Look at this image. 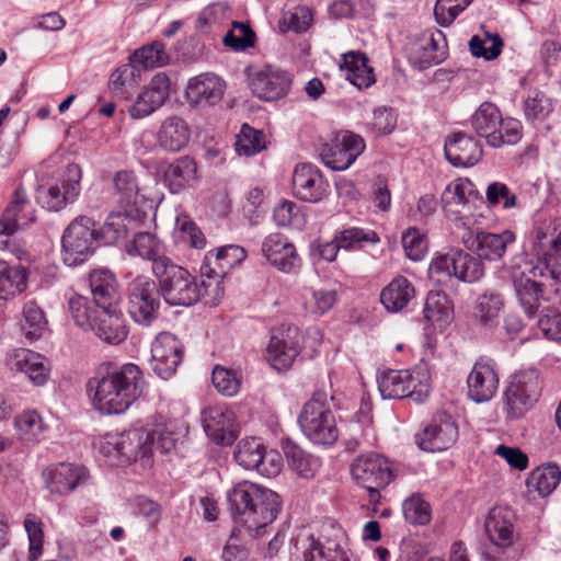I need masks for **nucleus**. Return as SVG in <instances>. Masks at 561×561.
<instances>
[{
  "label": "nucleus",
  "mask_w": 561,
  "mask_h": 561,
  "mask_svg": "<svg viewBox=\"0 0 561 561\" xmlns=\"http://www.w3.org/2000/svg\"><path fill=\"white\" fill-rule=\"evenodd\" d=\"M145 379L141 369L131 363L121 368L91 378L87 390L93 407L103 414L125 412L144 392Z\"/></svg>",
  "instance_id": "obj_1"
},
{
  "label": "nucleus",
  "mask_w": 561,
  "mask_h": 561,
  "mask_svg": "<svg viewBox=\"0 0 561 561\" xmlns=\"http://www.w3.org/2000/svg\"><path fill=\"white\" fill-rule=\"evenodd\" d=\"M227 501L233 522L251 537L261 536L280 510L277 493L249 481L233 486L227 494Z\"/></svg>",
  "instance_id": "obj_2"
},
{
  "label": "nucleus",
  "mask_w": 561,
  "mask_h": 561,
  "mask_svg": "<svg viewBox=\"0 0 561 561\" xmlns=\"http://www.w3.org/2000/svg\"><path fill=\"white\" fill-rule=\"evenodd\" d=\"M334 396L324 389L316 390L305 403L298 417L302 433L314 444L332 445L339 438V430L332 413Z\"/></svg>",
  "instance_id": "obj_3"
},
{
  "label": "nucleus",
  "mask_w": 561,
  "mask_h": 561,
  "mask_svg": "<svg viewBox=\"0 0 561 561\" xmlns=\"http://www.w3.org/2000/svg\"><path fill=\"white\" fill-rule=\"evenodd\" d=\"M154 276L159 280V289L165 302L170 306L190 307L204 300L206 291L195 277L184 267L170 261H162L154 268Z\"/></svg>",
  "instance_id": "obj_4"
},
{
  "label": "nucleus",
  "mask_w": 561,
  "mask_h": 561,
  "mask_svg": "<svg viewBox=\"0 0 561 561\" xmlns=\"http://www.w3.org/2000/svg\"><path fill=\"white\" fill-rule=\"evenodd\" d=\"M462 232L459 238L467 250L474 253L480 261H497L503 257L510 244L515 242V233L504 230L501 233L488 232L471 227L472 216L456 217L453 219Z\"/></svg>",
  "instance_id": "obj_5"
},
{
  "label": "nucleus",
  "mask_w": 561,
  "mask_h": 561,
  "mask_svg": "<svg viewBox=\"0 0 561 561\" xmlns=\"http://www.w3.org/2000/svg\"><path fill=\"white\" fill-rule=\"evenodd\" d=\"M382 399L410 398L422 403L430 394L428 376L426 371L416 369H389L377 379Z\"/></svg>",
  "instance_id": "obj_6"
},
{
  "label": "nucleus",
  "mask_w": 561,
  "mask_h": 561,
  "mask_svg": "<svg viewBox=\"0 0 561 561\" xmlns=\"http://www.w3.org/2000/svg\"><path fill=\"white\" fill-rule=\"evenodd\" d=\"M430 276L436 283H445L454 277L466 283H474L484 275L483 263L461 249H450L438 253L430 264Z\"/></svg>",
  "instance_id": "obj_7"
},
{
  "label": "nucleus",
  "mask_w": 561,
  "mask_h": 561,
  "mask_svg": "<svg viewBox=\"0 0 561 561\" xmlns=\"http://www.w3.org/2000/svg\"><path fill=\"white\" fill-rule=\"evenodd\" d=\"M302 548L305 561H356L351 556L345 531L332 522L322 525L320 538L309 536Z\"/></svg>",
  "instance_id": "obj_8"
},
{
  "label": "nucleus",
  "mask_w": 561,
  "mask_h": 561,
  "mask_svg": "<svg viewBox=\"0 0 561 561\" xmlns=\"http://www.w3.org/2000/svg\"><path fill=\"white\" fill-rule=\"evenodd\" d=\"M95 222L88 216L76 217L66 228L61 239L62 261L68 266L85 262L99 244Z\"/></svg>",
  "instance_id": "obj_9"
},
{
  "label": "nucleus",
  "mask_w": 561,
  "mask_h": 561,
  "mask_svg": "<svg viewBox=\"0 0 561 561\" xmlns=\"http://www.w3.org/2000/svg\"><path fill=\"white\" fill-rule=\"evenodd\" d=\"M153 448V436L147 427L131 428L119 434L107 435L102 450L119 462L130 463L138 459H148Z\"/></svg>",
  "instance_id": "obj_10"
},
{
  "label": "nucleus",
  "mask_w": 561,
  "mask_h": 561,
  "mask_svg": "<svg viewBox=\"0 0 561 561\" xmlns=\"http://www.w3.org/2000/svg\"><path fill=\"white\" fill-rule=\"evenodd\" d=\"M353 479L366 489L370 502H378L379 491L393 479L389 461L377 453H368L356 457L351 466Z\"/></svg>",
  "instance_id": "obj_11"
},
{
  "label": "nucleus",
  "mask_w": 561,
  "mask_h": 561,
  "mask_svg": "<svg viewBox=\"0 0 561 561\" xmlns=\"http://www.w3.org/2000/svg\"><path fill=\"white\" fill-rule=\"evenodd\" d=\"M160 289L148 276H138L128 285V313L141 325L149 327L159 316Z\"/></svg>",
  "instance_id": "obj_12"
},
{
  "label": "nucleus",
  "mask_w": 561,
  "mask_h": 561,
  "mask_svg": "<svg viewBox=\"0 0 561 561\" xmlns=\"http://www.w3.org/2000/svg\"><path fill=\"white\" fill-rule=\"evenodd\" d=\"M539 373L527 369L515 374L505 390V411L508 417L519 419L533 407L540 396Z\"/></svg>",
  "instance_id": "obj_13"
},
{
  "label": "nucleus",
  "mask_w": 561,
  "mask_h": 561,
  "mask_svg": "<svg viewBox=\"0 0 561 561\" xmlns=\"http://www.w3.org/2000/svg\"><path fill=\"white\" fill-rule=\"evenodd\" d=\"M364 139L351 131H339L320 151L323 163L335 171L348 169L365 150Z\"/></svg>",
  "instance_id": "obj_14"
},
{
  "label": "nucleus",
  "mask_w": 561,
  "mask_h": 561,
  "mask_svg": "<svg viewBox=\"0 0 561 561\" xmlns=\"http://www.w3.org/2000/svg\"><path fill=\"white\" fill-rule=\"evenodd\" d=\"M113 181L118 207L130 219L135 221L144 220L151 205L141 193L135 172L121 170L115 174Z\"/></svg>",
  "instance_id": "obj_15"
},
{
  "label": "nucleus",
  "mask_w": 561,
  "mask_h": 561,
  "mask_svg": "<svg viewBox=\"0 0 561 561\" xmlns=\"http://www.w3.org/2000/svg\"><path fill=\"white\" fill-rule=\"evenodd\" d=\"M301 336L296 327H280L272 331L266 358L277 370L288 369L300 353Z\"/></svg>",
  "instance_id": "obj_16"
},
{
  "label": "nucleus",
  "mask_w": 561,
  "mask_h": 561,
  "mask_svg": "<svg viewBox=\"0 0 561 561\" xmlns=\"http://www.w3.org/2000/svg\"><path fill=\"white\" fill-rule=\"evenodd\" d=\"M458 426L446 413L439 414L415 435V444L427 453H439L451 447L458 439Z\"/></svg>",
  "instance_id": "obj_17"
},
{
  "label": "nucleus",
  "mask_w": 561,
  "mask_h": 561,
  "mask_svg": "<svg viewBox=\"0 0 561 561\" xmlns=\"http://www.w3.org/2000/svg\"><path fill=\"white\" fill-rule=\"evenodd\" d=\"M82 178L81 168L71 163L66 168L62 175L61 186L50 185L38 191L37 199L48 210L58 211L68 203H73L80 194Z\"/></svg>",
  "instance_id": "obj_18"
},
{
  "label": "nucleus",
  "mask_w": 561,
  "mask_h": 561,
  "mask_svg": "<svg viewBox=\"0 0 561 561\" xmlns=\"http://www.w3.org/2000/svg\"><path fill=\"white\" fill-rule=\"evenodd\" d=\"M290 85L289 73L273 66H264L249 76V87L252 93L267 102L286 96Z\"/></svg>",
  "instance_id": "obj_19"
},
{
  "label": "nucleus",
  "mask_w": 561,
  "mask_h": 561,
  "mask_svg": "<svg viewBox=\"0 0 561 561\" xmlns=\"http://www.w3.org/2000/svg\"><path fill=\"white\" fill-rule=\"evenodd\" d=\"M183 359L182 343L171 333L159 334L151 345V368L161 378L172 377Z\"/></svg>",
  "instance_id": "obj_20"
},
{
  "label": "nucleus",
  "mask_w": 561,
  "mask_h": 561,
  "mask_svg": "<svg viewBox=\"0 0 561 561\" xmlns=\"http://www.w3.org/2000/svg\"><path fill=\"white\" fill-rule=\"evenodd\" d=\"M226 82L211 72L191 78L185 89V99L191 107L205 108L218 104L225 94Z\"/></svg>",
  "instance_id": "obj_21"
},
{
  "label": "nucleus",
  "mask_w": 561,
  "mask_h": 561,
  "mask_svg": "<svg viewBox=\"0 0 561 561\" xmlns=\"http://www.w3.org/2000/svg\"><path fill=\"white\" fill-rule=\"evenodd\" d=\"M170 95V79L163 72H158L137 95L128 112L131 118L141 119L160 108Z\"/></svg>",
  "instance_id": "obj_22"
},
{
  "label": "nucleus",
  "mask_w": 561,
  "mask_h": 561,
  "mask_svg": "<svg viewBox=\"0 0 561 561\" xmlns=\"http://www.w3.org/2000/svg\"><path fill=\"white\" fill-rule=\"evenodd\" d=\"M328 188L329 184L317 167L310 163L296 165L293 174V190L299 199L318 203L327 196Z\"/></svg>",
  "instance_id": "obj_23"
},
{
  "label": "nucleus",
  "mask_w": 561,
  "mask_h": 561,
  "mask_svg": "<svg viewBox=\"0 0 561 561\" xmlns=\"http://www.w3.org/2000/svg\"><path fill=\"white\" fill-rule=\"evenodd\" d=\"M46 489L56 495H67L83 484L89 473L84 467L72 463H58L43 471Z\"/></svg>",
  "instance_id": "obj_24"
},
{
  "label": "nucleus",
  "mask_w": 561,
  "mask_h": 561,
  "mask_svg": "<svg viewBox=\"0 0 561 561\" xmlns=\"http://www.w3.org/2000/svg\"><path fill=\"white\" fill-rule=\"evenodd\" d=\"M260 251L280 272L290 273L300 265V257L295 245L279 232L266 236Z\"/></svg>",
  "instance_id": "obj_25"
},
{
  "label": "nucleus",
  "mask_w": 561,
  "mask_h": 561,
  "mask_svg": "<svg viewBox=\"0 0 561 561\" xmlns=\"http://www.w3.org/2000/svg\"><path fill=\"white\" fill-rule=\"evenodd\" d=\"M207 436L217 444L230 445L237 438L234 413L227 407H210L203 413Z\"/></svg>",
  "instance_id": "obj_26"
},
{
  "label": "nucleus",
  "mask_w": 561,
  "mask_h": 561,
  "mask_svg": "<svg viewBox=\"0 0 561 561\" xmlns=\"http://www.w3.org/2000/svg\"><path fill=\"white\" fill-rule=\"evenodd\" d=\"M547 236L538 232V241L535 243V252L537 255V264L529 268V273L535 277H543L547 274L561 283V232L556 239L548 242V248L543 243Z\"/></svg>",
  "instance_id": "obj_27"
},
{
  "label": "nucleus",
  "mask_w": 561,
  "mask_h": 561,
  "mask_svg": "<svg viewBox=\"0 0 561 561\" xmlns=\"http://www.w3.org/2000/svg\"><path fill=\"white\" fill-rule=\"evenodd\" d=\"M163 185L172 194H179L194 186L198 181L196 161L190 156H183L171 163L161 165Z\"/></svg>",
  "instance_id": "obj_28"
},
{
  "label": "nucleus",
  "mask_w": 561,
  "mask_h": 561,
  "mask_svg": "<svg viewBox=\"0 0 561 561\" xmlns=\"http://www.w3.org/2000/svg\"><path fill=\"white\" fill-rule=\"evenodd\" d=\"M444 152L453 165L472 167L482 157V144L474 137L458 131L445 141Z\"/></svg>",
  "instance_id": "obj_29"
},
{
  "label": "nucleus",
  "mask_w": 561,
  "mask_h": 561,
  "mask_svg": "<svg viewBox=\"0 0 561 561\" xmlns=\"http://www.w3.org/2000/svg\"><path fill=\"white\" fill-rule=\"evenodd\" d=\"M468 397L474 402L491 400L499 388V376L494 367L484 362H477L468 378Z\"/></svg>",
  "instance_id": "obj_30"
},
{
  "label": "nucleus",
  "mask_w": 561,
  "mask_h": 561,
  "mask_svg": "<svg viewBox=\"0 0 561 561\" xmlns=\"http://www.w3.org/2000/svg\"><path fill=\"white\" fill-rule=\"evenodd\" d=\"M9 366L12 370L25 374L36 386L44 385L49 375L46 359L31 350L19 348L9 354Z\"/></svg>",
  "instance_id": "obj_31"
},
{
  "label": "nucleus",
  "mask_w": 561,
  "mask_h": 561,
  "mask_svg": "<svg viewBox=\"0 0 561 561\" xmlns=\"http://www.w3.org/2000/svg\"><path fill=\"white\" fill-rule=\"evenodd\" d=\"M96 319L92 331L99 339L112 345H117L126 340L128 330L123 313L117 306L99 308V318Z\"/></svg>",
  "instance_id": "obj_32"
},
{
  "label": "nucleus",
  "mask_w": 561,
  "mask_h": 561,
  "mask_svg": "<svg viewBox=\"0 0 561 561\" xmlns=\"http://www.w3.org/2000/svg\"><path fill=\"white\" fill-rule=\"evenodd\" d=\"M501 122V112L492 102H483L471 116V127L478 136L484 137L492 148L501 147L499 134Z\"/></svg>",
  "instance_id": "obj_33"
},
{
  "label": "nucleus",
  "mask_w": 561,
  "mask_h": 561,
  "mask_svg": "<svg viewBox=\"0 0 561 561\" xmlns=\"http://www.w3.org/2000/svg\"><path fill=\"white\" fill-rule=\"evenodd\" d=\"M89 284L93 304L99 308H111L118 305L121 294L116 276L108 268H96L90 273Z\"/></svg>",
  "instance_id": "obj_34"
},
{
  "label": "nucleus",
  "mask_w": 561,
  "mask_h": 561,
  "mask_svg": "<svg viewBox=\"0 0 561 561\" xmlns=\"http://www.w3.org/2000/svg\"><path fill=\"white\" fill-rule=\"evenodd\" d=\"M222 260L219 252H208L201 265V275L203 277L202 286L206 291V305H218L224 295L221 279L227 271L222 266Z\"/></svg>",
  "instance_id": "obj_35"
},
{
  "label": "nucleus",
  "mask_w": 561,
  "mask_h": 561,
  "mask_svg": "<svg viewBox=\"0 0 561 561\" xmlns=\"http://www.w3.org/2000/svg\"><path fill=\"white\" fill-rule=\"evenodd\" d=\"M191 139L188 124L179 116L165 118L158 131L159 146L170 152H176L185 148Z\"/></svg>",
  "instance_id": "obj_36"
},
{
  "label": "nucleus",
  "mask_w": 561,
  "mask_h": 561,
  "mask_svg": "<svg viewBox=\"0 0 561 561\" xmlns=\"http://www.w3.org/2000/svg\"><path fill=\"white\" fill-rule=\"evenodd\" d=\"M126 252L131 256H140L152 263V273L158 263L170 261L165 253L162 242L150 232H137L131 241L126 243Z\"/></svg>",
  "instance_id": "obj_37"
},
{
  "label": "nucleus",
  "mask_w": 561,
  "mask_h": 561,
  "mask_svg": "<svg viewBox=\"0 0 561 561\" xmlns=\"http://www.w3.org/2000/svg\"><path fill=\"white\" fill-rule=\"evenodd\" d=\"M423 314L434 328L444 330L454 320V306L444 291L432 290L426 296Z\"/></svg>",
  "instance_id": "obj_38"
},
{
  "label": "nucleus",
  "mask_w": 561,
  "mask_h": 561,
  "mask_svg": "<svg viewBox=\"0 0 561 561\" xmlns=\"http://www.w3.org/2000/svg\"><path fill=\"white\" fill-rule=\"evenodd\" d=\"M341 68L346 79L359 90L369 88L375 83V75L368 65V58L363 53L347 51L342 55Z\"/></svg>",
  "instance_id": "obj_39"
},
{
  "label": "nucleus",
  "mask_w": 561,
  "mask_h": 561,
  "mask_svg": "<svg viewBox=\"0 0 561 561\" xmlns=\"http://www.w3.org/2000/svg\"><path fill=\"white\" fill-rule=\"evenodd\" d=\"M415 289L404 276L394 277L380 294V301L390 312L403 310L414 298Z\"/></svg>",
  "instance_id": "obj_40"
},
{
  "label": "nucleus",
  "mask_w": 561,
  "mask_h": 561,
  "mask_svg": "<svg viewBox=\"0 0 561 561\" xmlns=\"http://www.w3.org/2000/svg\"><path fill=\"white\" fill-rule=\"evenodd\" d=\"M560 481V466L545 463L531 470L526 479V488L529 493L536 492L540 497H546L558 488Z\"/></svg>",
  "instance_id": "obj_41"
},
{
  "label": "nucleus",
  "mask_w": 561,
  "mask_h": 561,
  "mask_svg": "<svg viewBox=\"0 0 561 561\" xmlns=\"http://www.w3.org/2000/svg\"><path fill=\"white\" fill-rule=\"evenodd\" d=\"M485 531L494 545L500 547L511 546L513 542L511 511L501 507L492 508L485 520Z\"/></svg>",
  "instance_id": "obj_42"
},
{
  "label": "nucleus",
  "mask_w": 561,
  "mask_h": 561,
  "mask_svg": "<svg viewBox=\"0 0 561 561\" xmlns=\"http://www.w3.org/2000/svg\"><path fill=\"white\" fill-rule=\"evenodd\" d=\"M529 276L514 279V289L519 305L528 318H535L543 298V285Z\"/></svg>",
  "instance_id": "obj_43"
},
{
  "label": "nucleus",
  "mask_w": 561,
  "mask_h": 561,
  "mask_svg": "<svg viewBox=\"0 0 561 561\" xmlns=\"http://www.w3.org/2000/svg\"><path fill=\"white\" fill-rule=\"evenodd\" d=\"M288 466L301 478L311 479L320 467L317 457L306 453L294 442L286 439L282 444Z\"/></svg>",
  "instance_id": "obj_44"
},
{
  "label": "nucleus",
  "mask_w": 561,
  "mask_h": 561,
  "mask_svg": "<svg viewBox=\"0 0 561 561\" xmlns=\"http://www.w3.org/2000/svg\"><path fill=\"white\" fill-rule=\"evenodd\" d=\"M27 207L25 202L21 198L20 193H18V199L14 205H10L5 208L4 213L0 218V250H5L10 244V237L21 228L27 227L33 222V218L30 215H24L21 218H18V210L22 209L21 207ZM30 213V209H26Z\"/></svg>",
  "instance_id": "obj_45"
},
{
  "label": "nucleus",
  "mask_w": 561,
  "mask_h": 561,
  "mask_svg": "<svg viewBox=\"0 0 561 561\" xmlns=\"http://www.w3.org/2000/svg\"><path fill=\"white\" fill-rule=\"evenodd\" d=\"M140 69L131 60L117 67L111 75L108 88L111 92L123 100H129L138 84Z\"/></svg>",
  "instance_id": "obj_46"
},
{
  "label": "nucleus",
  "mask_w": 561,
  "mask_h": 561,
  "mask_svg": "<svg viewBox=\"0 0 561 561\" xmlns=\"http://www.w3.org/2000/svg\"><path fill=\"white\" fill-rule=\"evenodd\" d=\"M20 328L28 342L38 340L47 328V320L42 308L34 301H26L22 309Z\"/></svg>",
  "instance_id": "obj_47"
},
{
  "label": "nucleus",
  "mask_w": 561,
  "mask_h": 561,
  "mask_svg": "<svg viewBox=\"0 0 561 561\" xmlns=\"http://www.w3.org/2000/svg\"><path fill=\"white\" fill-rule=\"evenodd\" d=\"M130 221L134 220L127 217L122 209L116 214H111L102 228L96 230L99 244L111 245L125 240L128 236V224Z\"/></svg>",
  "instance_id": "obj_48"
},
{
  "label": "nucleus",
  "mask_w": 561,
  "mask_h": 561,
  "mask_svg": "<svg viewBox=\"0 0 561 561\" xmlns=\"http://www.w3.org/2000/svg\"><path fill=\"white\" fill-rule=\"evenodd\" d=\"M27 273L21 266L0 262V299H9L26 288Z\"/></svg>",
  "instance_id": "obj_49"
},
{
  "label": "nucleus",
  "mask_w": 561,
  "mask_h": 561,
  "mask_svg": "<svg viewBox=\"0 0 561 561\" xmlns=\"http://www.w3.org/2000/svg\"><path fill=\"white\" fill-rule=\"evenodd\" d=\"M265 446L255 437L241 439L234 450L236 461L247 470H257L264 460Z\"/></svg>",
  "instance_id": "obj_50"
},
{
  "label": "nucleus",
  "mask_w": 561,
  "mask_h": 561,
  "mask_svg": "<svg viewBox=\"0 0 561 561\" xmlns=\"http://www.w3.org/2000/svg\"><path fill=\"white\" fill-rule=\"evenodd\" d=\"M69 311L76 324L85 331H92L99 318V307L92 305L88 297L73 295L69 301Z\"/></svg>",
  "instance_id": "obj_51"
},
{
  "label": "nucleus",
  "mask_w": 561,
  "mask_h": 561,
  "mask_svg": "<svg viewBox=\"0 0 561 561\" xmlns=\"http://www.w3.org/2000/svg\"><path fill=\"white\" fill-rule=\"evenodd\" d=\"M503 307L504 300L502 295L492 290H486L476 300V317L482 324L488 325L499 317Z\"/></svg>",
  "instance_id": "obj_52"
},
{
  "label": "nucleus",
  "mask_w": 561,
  "mask_h": 561,
  "mask_svg": "<svg viewBox=\"0 0 561 561\" xmlns=\"http://www.w3.org/2000/svg\"><path fill=\"white\" fill-rule=\"evenodd\" d=\"M169 55L161 42H153L150 45L137 49L130 60L145 69L162 67L169 62Z\"/></svg>",
  "instance_id": "obj_53"
},
{
  "label": "nucleus",
  "mask_w": 561,
  "mask_h": 561,
  "mask_svg": "<svg viewBox=\"0 0 561 561\" xmlns=\"http://www.w3.org/2000/svg\"><path fill=\"white\" fill-rule=\"evenodd\" d=\"M472 192V182L468 179H458L446 186L442 194L443 208L450 220L459 217L449 214L448 207L451 205H468V195Z\"/></svg>",
  "instance_id": "obj_54"
},
{
  "label": "nucleus",
  "mask_w": 561,
  "mask_h": 561,
  "mask_svg": "<svg viewBox=\"0 0 561 561\" xmlns=\"http://www.w3.org/2000/svg\"><path fill=\"white\" fill-rule=\"evenodd\" d=\"M15 427L20 439L24 443L37 442L45 430L41 415L34 410L25 411L18 415Z\"/></svg>",
  "instance_id": "obj_55"
},
{
  "label": "nucleus",
  "mask_w": 561,
  "mask_h": 561,
  "mask_svg": "<svg viewBox=\"0 0 561 561\" xmlns=\"http://www.w3.org/2000/svg\"><path fill=\"white\" fill-rule=\"evenodd\" d=\"M503 39L499 34L485 32L484 37L473 35L469 41V49L472 56L482 57L485 60L497 58L502 51Z\"/></svg>",
  "instance_id": "obj_56"
},
{
  "label": "nucleus",
  "mask_w": 561,
  "mask_h": 561,
  "mask_svg": "<svg viewBox=\"0 0 561 561\" xmlns=\"http://www.w3.org/2000/svg\"><path fill=\"white\" fill-rule=\"evenodd\" d=\"M265 136L263 131L243 124L237 136L234 147L240 156H253L265 149Z\"/></svg>",
  "instance_id": "obj_57"
},
{
  "label": "nucleus",
  "mask_w": 561,
  "mask_h": 561,
  "mask_svg": "<svg viewBox=\"0 0 561 561\" xmlns=\"http://www.w3.org/2000/svg\"><path fill=\"white\" fill-rule=\"evenodd\" d=\"M444 41V34L438 30L432 32L428 37L424 38V45L421 46V49L425 51L431 49L433 54L417 58L416 62L421 69L430 68L433 65L440 64L446 59V44L440 45V42Z\"/></svg>",
  "instance_id": "obj_58"
},
{
  "label": "nucleus",
  "mask_w": 561,
  "mask_h": 561,
  "mask_svg": "<svg viewBox=\"0 0 561 561\" xmlns=\"http://www.w3.org/2000/svg\"><path fill=\"white\" fill-rule=\"evenodd\" d=\"M553 111L551 100L543 92H536L524 102L525 118L530 122H542Z\"/></svg>",
  "instance_id": "obj_59"
},
{
  "label": "nucleus",
  "mask_w": 561,
  "mask_h": 561,
  "mask_svg": "<svg viewBox=\"0 0 561 561\" xmlns=\"http://www.w3.org/2000/svg\"><path fill=\"white\" fill-rule=\"evenodd\" d=\"M147 428L153 436V445L157 444L162 451L168 453L175 447L179 437L173 432V425L168 423L163 416H157L151 427Z\"/></svg>",
  "instance_id": "obj_60"
},
{
  "label": "nucleus",
  "mask_w": 561,
  "mask_h": 561,
  "mask_svg": "<svg viewBox=\"0 0 561 561\" xmlns=\"http://www.w3.org/2000/svg\"><path fill=\"white\" fill-rule=\"evenodd\" d=\"M471 2L472 0H437L434 8L437 23L444 27L449 26Z\"/></svg>",
  "instance_id": "obj_61"
},
{
  "label": "nucleus",
  "mask_w": 561,
  "mask_h": 561,
  "mask_svg": "<svg viewBox=\"0 0 561 561\" xmlns=\"http://www.w3.org/2000/svg\"><path fill=\"white\" fill-rule=\"evenodd\" d=\"M255 42V33L241 22H233L232 30L224 37V44L234 50H244L252 47Z\"/></svg>",
  "instance_id": "obj_62"
},
{
  "label": "nucleus",
  "mask_w": 561,
  "mask_h": 561,
  "mask_svg": "<svg viewBox=\"0 0 561 561\" xmlns=\"http://www.w3.org/2000/svg\"><path fill=\"white\" fill-rule=\"evenodd\" d=\"M211 380L218 392L226 397H232L240 390L241 382L237 374L222 366L213 369Z\"/></svg>",
  "instance_id": "obj_63"
},
{
  "label": "nucleus",
  "mask_w": 561,
  "mask_h": 561,
  "mask_svg": "<svg viewBox=\"0 0 561 561\" xmlns=\"http://www.w3.org/2000/svg\"><path fill=\"white\" fill-rule=\"evenodd\" d=\"M24 528L30 542L28 559L30 561H37L42 554L44 543L42 523L30 514L24 519Z\"/></svg>",
  "instance_id": "obj_64"
}]
</instances>
